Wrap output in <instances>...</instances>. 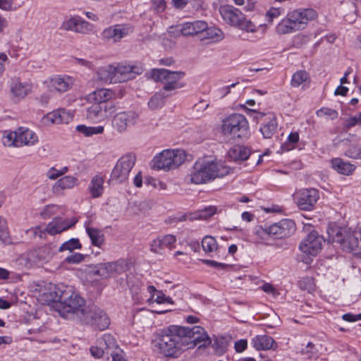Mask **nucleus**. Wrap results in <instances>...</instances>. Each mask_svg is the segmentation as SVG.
<instances>
[{
	"mask_svg": "<svg viewBox=\"0 0 361 361\" xmlns=\"http://www.w3.org/2000/svg\"><path fill=\"white\" fill-rule=\"evenodd\" d=\"M185 75L183 71H170L164 68H155L151 71V78L164 84V90L171 91L183 87L180 82Z\"/></svg>",
	"mask_w": 361,
	"mask_h": 361,
	"instance_id": "1a4fd4ad",
	"label": "nucleus"
},
{
	"mask_svg": "<svg viewBox=\"0 0 361 361\" xmlns=\"http://www.w3.org/2000/svg\"><path fill=\"white\" fill-rule=\"evenodd\" d=\"M275 344L274 340L269 336H257L252 339V346L257 350H269Z\"/></svg>",
	"mask_w": 361,
	"mask_h": 361,
	"instance_id": "c9c22d12",
	"label": "nucleus"
},
{
	"mask_svg": "<svg viewBox=\"0 0 361 361\" xmlns=\"http://www.w3.org/2000/svg\"><path fill=\"white\" fill-rule=\"evenodd\" d=\"M207 27V23L203 20L188 22L181 25L180 32L183 36L202 34Z\"/></svg>",
	"mask_w": 361,
	"mask_h": 361,
	"instance_id": "c85d7f7f",
	"label": "nucleus"
},
{
	"mask_svg": "<svg viewBox=\"0 0 361 361\" xmlns=\"http://www.w3.org/2000/svg\"><path fill=\"white\" fill-rule=\"evenodd\" d=\"M319 191L314 188L302 189L295 197L299 208L305 211H310L319 200Z\"/></svg>",
	"mask_w": 361,
	"mask_h": 361,
	"instance_id": "dca6fc26",
	"label": "nucleus"
},
{
	"mask_svg": "<svg viewBox=\"0 0 361 361\" xmlns=\"http://www.w3.org/2000/svg\"><path fill=\"white\" fill-rule=\"evenodd\" d=\"M73 114L64 109H59L52 112L48 113L43 121L47 124H61L68 123L73 120Z\"/></svg>",
	"mask_w": 361,
	"mask_h": 361,
	"instance_id": "a878e982",
	"label": "nucleus"
},
{
	"mask_svg": "<svg viewBox=\"0 0 361 361\" xmlns=\"http://www.w3.org/2000/svg\"><path fill=\"white\" fill-rule=\"evenodd\" d=\"M9 238L7 222L0 216V241L6 243Z\"/></svg>",
	"mask_w": 361,
	"mask_h": 361,
	"instance_id": "8fccbe9b",
	"label": "nucleus"
},
{
	"mask_svg": "<svg viewBox=\"0 0 361 361\" xmlns=\"http://www.w3.org/2000/svg\"><path fill=\"white\" fill-rule=\"evenodd\" d=\"M327 234L329 243H338L343 250L354 251L357 255H361V228L351 231L350 228L331 224L327 228Z\"/></svg>",
	"mask_w": 361,
	"mask_h": 361,
	"instance_id": "20e7f679",
	"label": "nucleus"
},
{
	"mask_svg": "<svg viewBox=\"0 0 361 361\" xmlns=\"http://www.w3.org/2000/svg\"><path fill=\"white\" fill-rule=\"evenodd\" d=\"M228 173L229 168L221 161L199 159L195 161L190 173V182L204 184L216 178L225 176Z\"/></svg>",
	"mask_w": 361,
	"mask_h": 361,
	"instance_id": "7ed1b4c3",
	"label": "nucleus"
},
{
	"mask_svg": "<svg viewBox=\"0 0 361 361\" xmlns=\"http://www.w3.org/2000/svg\"><path fill=\"white\" fill-rule=\"evenodd\" d=\"M283 12V10L281 8L271 7L266 13L268 21L271 23L274 18H278Z\"/></svg>",
	"mask_w": 361,
	"mask_h": 361,
	"instance_id": "603ef678",
	"label": "nucleus"
},
{
	"mask_svg": "<svg viewBox=\"0 0 361 361\" xmlns=\"http://www.w3.org/2000/svg\"><path fill=\"white\" fill-rule=\"evenodd\" d=\"M295 231V224L294 221L287 219H282L263 230L265 234L279 239L288 238L293 234Z\"/></svg>",
	"mask_w": 361,
	"mask_h": 361,
	"instance_id": "4468645a",
	"label": "nucleus"
},
{
	"mask_svg": "<svg viewBox=\"0 0 361 361\" xmlns=\"http://www.w3.org/2000/svg\"><path fill=\"white\" fill-rule=\"evenodd\" d=\"M185 159V152L182 149H165L153 159V169L169 171L176 169Z\"/></svg>",
	"mask_w": 361,
	"mask_h": 361,
	"instance_id": "6e6552de",
	"label": "nucleus"
},
{
	"mask_svg": "<svg viewBox=\"0 0 361 361\" xmlns=\"http://www.w3.org/2000/svg\"><path fill=\"white\" fill-rule=\"evenodd\" d=\"M277 33L284 35L297 31L296 28L293 27V24L289 20L288 15L286 18L283 19L276 27Z\"/></svg>",
	"mask_w": 361,
	"mask_h": 361,
	"instance_id": "a19ab883",
	"label": "nucleus"
},
{
	"mask_svg": "<svg viewBox=\"0 0 361 361\" xmlns=\"http://www.w3.org/2000/svg\"><path fill=\"white\" fill-rule=\"evenodd\" d=\"M323 242L324 239L322 236L316 231H312L301 242L299 248L302 252L314 256L322 250Z\"/></svg>",
	"mask_w": 361,
	"mask_h": 361,
	"instance_id": "a211bd4d",
	"label": "nucleus"
},
{
	"mask_svg": "<svg viewBox=\"0 0 361 361\" xmlns=\"http://www.w3.org/2000/svg\"><path fill=\"white\" fill-rule=\"evenodd\" d=\"M185 334L180 326L171 325L161 329L157 335L155 343L159 353L169 358L179 357L187 350L188 343L183 338Z\"/></svg>",
	"mask_w": 361,
	"mask_h": 361,
	"instance_id": "f03ea898",
	"label": "nucleus"
},
{
	"mask_svg": "<svg viewBox=\"0 0 361 361\" xmlns=\"http://www.w3.org/2000/svg\"><path fill=\"white\" fill-rule=\"evenodd\" d=\"M114 66L109 65L107 66L100 68L97 71L98 78L104 82H117L115 77Z\"/></svg>",
	"mask_w": 361,
	"mask_h": 361,
	"instance_id": "58836bf2",
	"label": "nucleus"
},
{
	"mask_svg": "<svg viewBox=\"0 0 361 361\" xmlns=\"http://www.w3.org/2000/svg\"><path fill=\"white\" fill-rule=\"evenodd\" d=\"M114 96V92L110 90L99 89L90 94L87 99L90 102L97 103L101 106L109 107L110 109L115 111V105L109 102Z\"/></svg>",
	"mask_w": 361,
	"mask_h": 361,
	"instance_id": "412c9836",
	"label": "nucleus"
},
{
	"mask_svg": "<svg viewBox=\"0 0 361 361\" xmlns=\"http://www.w3.org/2000/svg\"><path fill=\"white\" fill-rule=\"evenodd\" d=\"M250 153V149L248 147L242 145H236L228 150V156L235 162H241L247 160Z\"/></svg>",
	"mask_w": 361,
	"mask_h": 361,
	"instance_id": "473e14b6",
	"label": "nucleus"
},
{
	"mask_svg": "<svg viewBox=\"0 0 361 361\" xmlns=\"http://www.w3.org/2000/svg\"><path fill=\"white\" fill-rule=\"evenodd\" d=\"M212 348L215 349L216 353H224L225 348L224 345V341L216 338L212 343Z\"/></svg>",
	"mask_w": 361,
	"mask_h": 361,
	"instance_id": "e2e57ef3",
	"label": "nucleus"
},
{
	"mask_svg": "<svg viewBox=\"0 0 361 361\" xmlns=\"http://www.w3.org/2000/svg\"><path fill=\"white\" fill-rule=\"evenodd\" d=\"M1 142L6 147L32 146L38 142V136L29 128L20 127L13 132H5Z\"/></svg>",
	"mask_w": 361,
	"mask_h": 361,
	"instance_id": "0eeeda50",
	"label": "nucleus"
},
{
	"mask_svg": "<svg viewBox=\"0 0 361 361\" xmlns=\"http://www.w3.org/2000/svg\"><path fill=\"white\" fill-rule=\"evenodd\" d=\"M114 111L110 109L109 107L101 106L97 103L90 102L85 107V116L90 122L99 123L105 121Z\"/></svg>",
	"mask_w": 361,
	"mask_h": 361,
	"instance_id": "6ab92c4d",
	"label": "nucleus"
},
{
	"mask_svg": "<svg viewBox=\"0 0 361 361\" xmlns=\"http://www.w3.org/2000/svg\"><path fill=\"white\" fill-rule=\"evenodd\" d=\"M176 238L173 235H166L154 239L150 245V250L156 254L163 255L166 248L174 247Z\"/></svg>",
	"mask_w": 361,
	"mask_h": 361,
	"instance_id": "393cba45",
	"label": "nucleus"
},
{
	"mask_svg": "<svg viewBox=\"0 0 361 361\" xmlns=\"http://www.w3.org/2000/svg\"><path fill=\"white\" fill-rule=\"evenodd\" d=\"M80 321L99 331L105 330L110 324V319L106 312L95 306H88Z\"/></svg>",
	"mask_w": 361,
	"mask_h": 361,
	"instance_id": "f8f14e48",
	"label": "nucleus"
},
{
	"mask_svg": "<svg viewBox=\"0 0 361 361\" xmlns=\"http://www.w3.org/2000/svg\"><path fill=\"white\" fill-rule=\"evenodd\" d=\"M66 30L87 35L92 32L93 25L78 16H73L63 24Z\"/></svg>",
	"mask_w": 361,
	"mask_h": 361,
	"instance_id": "aec40b11",
	"label": "nucleus"
},
{
	"mask_svg": "<svg viewBox=\"0 0 361 361\" xmlns=\"http://www.w3.org/2000/svg\"><path fill=\"white\" fill-rule=\"evenodd\" d=\"M221 130L224 136L234 140L247 138L250 135L248 121L241 114H232L223 119Z\"/></svg>",
	"mask_w": 361,
	"mask_h": 361,
	"instance_id": "39448f33",
	"label": "nucleus"
},
{
	"mask_svg": "<svg viewBox=\"0 0 361 361\" xmlns=\"http://www.w3.org/2000/svg\"><path fill=\"white\" fill-rule=\"evenodd\" d=\"M185 331L183 338L188 343L186 349H192L198 345L199 348H205L212 343L211 338L205 329L200 326H195L192 328L182 326Z\"/></svg>",
	"mask_w": 361,
	"mask_h": 361,
	"instance_id": "9b49d317",
	"label": "nucleus"
},
{
	"mask_svg": "<svg viewBox=\"0 0 361 361\" xmlns=\"http://www.w3.org/2000/svg\"><path fill=\"white\" fill-rule=\"evenodd\" d=\"M84 259V255L80 253H73L66 258L69 264H78Z\"/></svg>",
	"mask_w": 361,
	"mask_h": 361,
	"instance_id": "13d9d810",
	"label": "nucleus"
},
{
	"mask_svg": "<svg viewBox=\"0 0 361 361\" xmlns=\"http://www.w3.org/2000/svg\"><path fill=\"white\" fill-rule=\"evenodd\" d=\"M317 350L315 348V345L312 342L307 343L305 348H302L301 353L304 355H307L309 357L315 355Z\"/></svg>",
	"mask_w": 361,
	"mask_h": 361,
	"instance_id": "5fc2aeb1",
	"label": "nucleus"
},
{
	"mask_svg": "<svg viewBox=\"0 0 361 361\" xmlns=\"http://www.w3.org/2000/svg\"><path fill=\"white\" fill-rule=\"evenodd\" d=\"M27 233L32 235L33 237L39 236L40 238H45L46 236V231L44 229H42L40 226H36L35 228H32L27 230Z\"/></svg>",
	"mask_w": 361,
	"mask_h": 361,
	"instance_id": "6e6d98bb",
	"label": "nucleus"
},
{
	"mask_svg": "<svg viewBox=\"0 0 361 361\" xmlns=\"http://www.w3.org/2000/svg\"><path fill=\"white\" fill-rule=\"evenodd\" d=\"M9 86L12 97L18 100L25 98L32 90L31 84L23 82L18 78L12 79Z\"/></svg>",
	"mask_w": 361,
	"mask_h": 361,
	"instance_id": "bb28decb",
	"label": "nucleus"
},
{
	"mask_svg": "<svg viewBox=\"0 0 361 361\" xmlns=\"http://www.w3.org/2000/svg\"><path fill=\"white\" fill-rule=\"evenodd\" d=\"M287 15L297 30L303 29L309 20L317 17L316 11L312 8L295 9L288 12Z\"/></svg>",
	"mask_w": 361,
	"mask_h": 361,
	"instance_id": "f3484780",
	"label": "nucleus"
},
{
	"mask_svg": "<svg viewBox=\"0 0 361 361\" xmlns=\"http://www.w3.org/2000/svg\"><path fill=\"white\" fill-rule=\"evenodd\" d=\"M123 271V266L122 262L101 263L95 267L93 274L102 279H106L111 277L114 273H121Z\"/></svg>",
	"mask_w": 361,
	"mask_h": 361,
	"instance_id": "5701e85b",
	"label": "nucleus"
},
{
	"mask_svg": "<svg viewBox=\"0 0 361 361\" xmlns=\"http://www.w3.org/2000/svg\"><path fill=\"white\" fill-rule=\"evenodd\" d=\"M51 250L49 246H42L29 250L21 256V259L27 267L40 266L51 258Z\"/></svg>",
	"mask_w": 361,
	"mask_h": 361,
	"instance_id": "ddd939ff",
	"label": "nucleus"
},
{
	"mask_svg": "<svg viewBox=\"0 0 361 361\" xmlns=\"http://www.w3.org/2000/svg\"><path fill=\"white\" fill-rule=\"evenodd\" d=\"M298 286L301 290H307L308 293H312L315 290L314 281L312 277L306 276L302 278L298 281Z\"/></svg>",
	"mask_w": 361,
	"mask_h": 361,
	"instance_id": "a18cd8bd",
	"label": "nucleus"
},
{
	"mask_svg": "<svg viewBox=\"0 0 361 361\" xmlns=\"http://www.w3.org/2000/svg\"><path fill=\"white\" fill-rule=\"evenodd\" d=\"M129 29L122 25L110 26L103 30L102 37L105 40L118 42L128 35Z\"/></svg>",
	"mask_w": 361,
	"mask_h": 361,
	"instance_id": "cd10ccee",
	"label": "nucleus"
},
{
	"mask_svg": "<svg viewBox=\"0 0 361 361\" xmlns=\"http://www.w3.org/2000/svg\"><path fill=\"white\" fill-rule=\"evenodd\" d=\"M202 247L205 252H212L217 249L216 240L212 236H205L202 240Z\"/></svg>",
	"mask_w": 361,
	"mask_h": 361,
	"instance_id": "c03bdc74",
	"label": "nucleus"
},
{
	"mask_svg": "<svg viewBox=\"0 0 361 361\" xmlns=\"http://www.w3.org/2000/svg\"><path fill=\"white\" fill-rule=\"evenodd\" d=\"M167 96L164 92H157L154 94L148 102V106L152 109H156L161 107L164 104V99Z\"/></svg>",
	"mask_w": 361,
	"mask_h": 361,
	"instance_id": "79ce46f5",
	"label": "nucleus"
},
{
	"mask_svg": "<svg viewBox=\"0 0 361 361\" xmlns=\"http://www.w3.org/2000/svg\"><path fill=\"white\" fill-rule=\"evenodd\" d=\"M345 155L351 159H361V146L351 145L345 152Z\"/></svg>",
	"mask_w": 361,
	"mask_h": 361,
	"instance_id": "3c124183",
	"label": "nucleus"
},
{
	"mask_svg": "<svg viewBox=\"0 0 361 361\" xmlns=\"http://www.w3.org/2000/svg\"><path fill=\"white\" fill-rule=\"evenodd\" d=\"M263 117H265V118L264 123L260 127V132L264 138L269 139L276 132V118L271 113L265 114L259 112L256 116L257 119L262 118Z\"/></svg>",
	"mask_w": 361,
	"mask_h": 361,
	"instance_id": "b1692460",
	"label": "nucleus"
},
{
	"mask_svg": "<svg viewBox=\"0 0 361 361\" xmlns=\"http://www.w3.org/2000/svg\"><path fill=\"white\" fill-rule=\"evenodd\" d=\"M78 184V179L73 176H65L59 179L53 186L55 192L61 190L71 189Z\"/></svg>",
	"mask_w": 361,
	"mask_h": 361,
	"instance_id": "f704fd0d",
	"label": "nucleus"
},
{
	"mask_svg": "<svg viewBox=\"0 0 361 361\" xmlns=\"http://www.w3.org/2000/svg\"><path fill=\"white\" fill-rule=\"evenodd\" d=\"M135 156L133 154H126L122 156L114 167L109 182L121 183L128 178L129 173L135 163Z\"/></svg>",
	"mask_w": 361,
	"mask_h": 361,
	"instance_id": "9d476101",
	"label": "nucleus"
},
{
	"mask_svg": "<svg viewBox=\"0 0 361 361\" xmlns=\"http://www.w3.org/2000/svg\"><path fill=\"white\" fill-rule=\"evenodd\" d=\"M86 233L90 238L92 245L101 247L104 242V235L103 231L99 228L85 226Z\"/></svg>",
	"mask_w": 361,
	"mask_h": 361,
	"instance_id": "4c0bfd02",
	"label": "nucleus"
},
{
	"mask_svg": "<svg viewBox=\"0 0 361 361\" xmlns=\"http://www.w3.org/2000/svg\"><path fill=\"white\" fill-rule=\"evenodd\" d=\"M331 166L337 173L345 176L351 175L356 169L355 165L348 161H345L339 157L333 158L331 160Z\"/></svg>",
	"mask_w": 361,
	"mask_h": 361,
	"instance_id": "7c9ffc66",
	"label": "nucleus"
},
{
	"mask_svg": "<svg viewBox=\"0 0 361 361\" xmlns=\"http://www.w3.org/2000/svg\"><path fill=\"white\" fill-rule=\"evenodd\" d=\"M137 118V114L133 111H121L113 117L111 126L117 132L123 133L136 123Z\"/></svg>",
	"mask_w": 361,
	"mask_h": 361,
	"instance_id": "2eb2a0df",
	"label": "nucleus"
},
{
	"mask_svg": "<svg viewBox=\"0 0 361 361\" xmlns=\"http://www.w3.org/2000/svg\"><path fill=\"white\" fill-rule=\"evenodd\" d=\"M50 295L52 301L56 303V307L61 315L68 317L73 314L80 320L83 317L87 307L84 300L73 292L72 287L63 284L56 285Z\"/></svg>",
	"mask_w": 361,
	"mask_h": 361,
	"instance_id": "f257e3e1",
	"label": "nucleus"
},
{
	"mask_svg": "<svg viewBox=\"0 0 361 361\" xmlns=\"http://www.w3.org/2000/svg\"><path fill=\"white\" fill-rule=\"evenodd\" d=\"M316 114L318 117H327L331 120H334L338 118V113L336 110L332 109L327 107H322L316 111Z\"/></svg>",
	"mask_w": 361,
	"mask_h": 361,
	"instance_id": "09e8293b",
	"label": "nucleus"
},
{
	"mask_svg": "<svg viewBox=\"0 0 361 361\" xmlns=\"http://www.w3.org/2000/svg\"><path fill=\"white\" fill-rule=\"evenodd\" d=\"M152 6L157 12H163L166 6L165 0H152Z\"/></svg>",
	"mask_w": 361,
	"mask_h": 361,
	"instance_id": "052dcab7",
	"label": "nucleus"
},
{
	"mask_svg": "<svg viewBox=\"0 0 361 361\" xmlns=\"http://www.w3.org/2000/svg\"><path fill=\"white\" fill-rule=\"evenodd\" d=\"M54 206L49 205L46 206L41 213L42 216L44 219L49 218L54 212Z\"/></svg>",
	"mask_w": 361,
	"mask_h": 361,
	"instance_id": "69168bd1",
	"label": "nucleus"
},
{
	"mask_svg": "<svg viewBox=\"0 0 361 361\" xmlns=\"http://www.w3.org/2000/svg\"><path fill=\"white\" fill-rule=\"evenodd\" d=\"M104 127L102 126H87L85 125H78L76 126V130L87 137L102 134L104 133Z\"/></svg>",
	"mask_w": 361,
	"mask_h": 361,
	"instance_id": "ea45409f",
	"label": "nucleus"
},
{
	"mask_svg": "<svg viewBox=\"0 0 361 361\" xmlns=\"http://www.w3.org/2000/svg\"><path fill=\"white\" fill-rule=\"evenodd\" d=\"M247 341L241 339L235 343V350L237 353H241L244 351L247 348Z\"/></svg>",
	"mask_w": 361,
	"mask_h": 361,
	"instance_id": "0e129e2a",
	"label": "nucleus"
},
{
	"mask_svg": "<svg viewBox=\"0 0 361 361\" xmlns=\"http://www.w3.org/2000/svg\"><path fill=\"white\" fill-rule=\"evenodd\" d=\"M61 176L59 170H57L54 167L51 168L47 172V177L51 180H55Z\"/></svg>",
	"mask_w": 361,
	"mask_h": 361,
	"instance_id": "774afa93",
	"label": "nucleus"
},
{
	"mask_svg": "<svg viewBox=\"0 0 361 361\" xmlns=\"http://www.w3.org/2000/svg\"><path fill=\"white\" fill-rule=\"evenodd\" d=\"M204 37L207 39H212L214 41H219L223 39V32L221 30L216 27H207L205 30L202 32Z\"/></svg>",
	"mask_w": 361,
	"mask_h": 361,
	"instance_id": "49530a36",
	"label": "nucleus"
},
{
	"mask_svg": "<svg viewBox=\"0 0 361 361\" xmlns=\"http://www.w3.org/2000/svg\"><path fill=\"white\" fill-rule=\"evenodd\" d=\"M310 82L308 73L305 71H298L293 75L290 85L294 87L302 86V88H305L309 86Z\"/></svg>",
	"mask_w": 361,
	"mask_h": 361,
	"instance_id": "e433bc0d",
	"label": "nucleus"
},
{
	"mask_svg": "<svg viewBox=\"0 0 361 361\" xmlns=\"http://www.w3.org/2000/svg\"><path fill=\"white\" fill-rule=\"evenodd\" d=\"M82 247V245L80 243L78 238H71L64 242L59 248V252H63L68 250L73 252L74 250H80Z\"/></svg>",
	"mask_w": 361,
	"mask_h": 361,
	"instance_id": "37998d69",
	"label": "nucleus"
},
{
	"mask_svg": "<svg viewBox=\"0 0 361 361\" xmlns=\"http://www.w3.org/2000/svg\"><path fill=\"white\" fill-rule=\"evenodd\" d=\"M13 0H0V8L6 11L12 10Z\"/></svg>",
	"mask_w": 361,
	"mask_h": 361,
	"instance_id": "338daca9",
	"label": "nucleus"
},
{
	"mask_svg": "<svg viewBox=\"0 0 361 361\" xmlns=\"http://www.w3.org/2000/svg\"><path fill=\"white\" fill-rule=\"evenodd\" d=\"M75 80L68 75H56L50 80V84L56 91L65 92L73 85Z\"/></svg>",
	"mask_w": 361,
	"mask_h": 361,
	"instance_id": "c756f323",
	"label": "nucleus"
},
{
	"mask_svg": "<svg viewBox=\"0 0 361 361\" xmlns=\"http://www.w3.org/2000/svg\"><path fill=\"white\" fill-rule=\"evenodd\" d=\"M219 13L224 20L228 25L247 32H255L256 25L245 18V14L238 8L231 5H223L219 8Z\"/></svg>",
	"mask_w": 361,
	"mask_h": 361,
	"instance_id": "423d86ee",
	"label": "nucleus"
},
{
	"mask_svg": "<svg viewBox=\"0 0 361 361\" xmlns=\"http://www.w3.org/2000/svg\"><path fill=\"white\" fill-rule=\"evenodd\" d=\"M114 68L117 82H123L131 80L136 74V72L134 71L135 68L130 66L118 64L116 66H114Z\"/></svg>",
	"mask_w": 361,
	"mask_h": 361,
	"instance_id": "2f4dec72",
	"label": "nucleus"
},
{
	"mask_svg": "<svg viewBox=\"0 0 361 361\" xmlns=\"http://www.w3.org/2000/svg\"><path fill=\"white\" fill-rule=\"evenodd\" d=\"M342 319L344 321L348 322H353L358 320H361V313L357 314H353L352 313H346L343 314Z\"/></svg>",
	"mask_w": 361,
	"mask_h": 361,
	"instance_id": "680f3d73",
	"label": "nucleus"
},
{
	"mask_svg": "<svg viewBox=\"0 0 361 361\" xmlns=\"http://www.w3.org/2000/svg\"><path fill=\"white\" fill-rule=\"evenodd\" d=\"M203 262L208 266L212 267L219 270L225 269L228 267V265L226 264L217 262L216 261L210 259H204L203 260Z\"/></svg>",
	"mask_w": 361,
	"mask_h": 361,
	"instance_id": "bf43d9fd",
	"label": "nucleus"
},
{
	"mask_svg": "<svg viewBox=\"0 0 361 361\" xmlns=\"http://www.w3.org/2000/svg\"><path fill=\"white\" fill-rule=\"evenodd\" d=\"M361 124V111L357 116H352L348 118L345 122V126L347 128H350L355 125Z\"/></svg>",
	"mask_w": 361,
	"mask_h": 361,
	"instance_id": "4d7b16f0",
	"label": "nucleus"
},
{
	"mask_svg": "<svg viewBox=\"0 0 361 361\" xmlns=\"http://www.w3.org/2000/svg\"><path fill=\"white\" fill-rule=\"evenodd\" d=\"M90 352L92 357L94 358H101L104 354V349L102 345L97 343L96 345L92 346L90 349Z\"/></svg>",
	"mask_w": 361,
	"mask_h": 361,
	"instance_id": "864d4df0",
	"label": "nucleus"
},
{
	"mask_svg": "<svg viewBox=\"0 0 361 361\" xmlns=\"http://www.w3.org/2000/svg\"><path fill=\"white\" fill-rule=\"evenodd\" d=\"M97 343L102 345L104 349H109L116 345V340L111 334H104L101 338L97 340Z\"/></svg>",
	"mask_w": 361,
	"mask_h": 361,
	"instance_id": "de8ad7c7",
	"label": "nucleus"
},
{
	"mask_svg": "<svg viewBox=\"0 0 361 361\" xmlns=\"http://www.w3.org/2000/svg\"><path fill=\"white\" fill-rule=\"evenodd\" d=\"M104 179L100 175L92 177L88 185V190L92 198L101 197L104 192Z\"/></svg>",
	"mask_w": 361,
	"mask_h": 361,
	"instance_id": "72a5a7b5",
	"label": "nucleus"
},
{
	"mask_svg": "<svg viewBox=\"0 0 361 361\" xmlns=\"http://www.w3.org/2000/svg\"><path fill=\"white\" fill-rule=\"evenodd\" d=\"M78 220L75 218L65 219L61 217L54 218L45 227L46 233L56 235L73 227Z\"/></svg>",
	"mask_w": 361,
	"mask_h": 361,
	"instance_id": "4be33fe9",
	"label": "nucleus"
}]
</instances>
